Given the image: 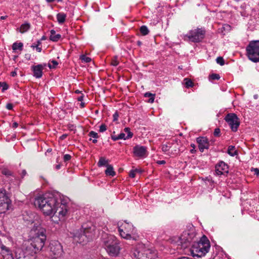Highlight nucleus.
I'll return each instance as SVG.
<instances>
[{"instance_id": "nucleus-40", "label": "nucleus", "mask_w": 259, "mask_h": 259, "mask_svg": "<svg viewBox=\"0 0 259 259\" xmlns=\"http://www.w3.org/2000/svg\"><path fill=\"white\" fill-rule=\"evenodd\" d=\"M89 136L91 137H93L94 138H98V135L97 133L94 131H91L89 133Z\"/></svg>"}, {"instance_id": "nucleus-37", "label": "nucleus", "mask_w": 259, "mask_h": 259, "mask_svg": "<svg viewBox=\"0 0 259 259\" xmlns=\"http://www.w3.org/2000/svg\"><path fill=\"white\" fill-rule=\"evenodd\" d=\"M216 61L218 64L221 65V66L224 65L225 64V61L223 57H219L216 59Z\"/></svg>"}, {"instance_id": "nucleus-22", "label": "nucleus", "mask_w": 259, "mask_h": 259, "mask_svg": "<svg viewBox=\"0 0 259 259\" xmlns=\"http://www.w3.org/2000/svg\"><path fill=\"white\" fill-rule=\"evenodd\" d=\"M172 144L171 143H168L166 144H163L161 147V149L162 151L164 152H168L169 154L174 153V151L171 150L170 152V149L171 148Z\"/></svg>"}, {"instance_id": "nucleus-19", "label": "nucleus", "mask_w": 259, "mask_h": 259, "mask_svg": "<svg viewBox=\"0 0 259 259\" xmlns=\"http://www.w3.org/2000/svg\"><path fill=\"white\" fill-rule=\"evenodd\" d=\"M43 69L44 66L41 64L32 66L31 69L33 73V76L37 78H40L42 75Z\"/></svg>"}, {"instance_id": "nucleus-25", "label": "nucleus", "mask_w": 259, "mask_h": 259, "mask_svg": "<svg viewBox=\"0 0 259 259\" xmlns=\"http://www.w3.org/2000/svg\"><path fill=\"white\" fill-rule=\"evenodd\" d=\"M66 15L63 13H59L57 15V21L59 23H63L65 22Z\"/></svg>"}, {"instance_id": "nucleus-44", "label": "nucleus", "mask_w": 259, "mask_h": 259, "mask_svg": "<svg viewBox=\"0 0 259 259\" xmlns=\"http://www.w3.org/2000/svg\"><path fill=\"white\" fill-rule=\"evenodd\" d=\"M124 132L127 133V136H130V135L133 136V134L130 132V130L128 127H126L124 128Z\"/></svg>"}, {"instance_id": "nucleus-13", "label": "nucleus", "mask_w": 259, "mask_h": 259, "mask_svg": "<svg viewBox=\"0 0 259 259\" xmlns=\"http://www.w3.org/2000/svg\"><path fill=\"white\" fill-rule=\"evenodd\" d=\"M11 207V201L5 192L0 191V214L5 213Z\"/></svg>"}, {"instance_id": "nucleus-64", "label": "nucleus", "mask_w": 259, "mask_h": 259, "mask_svg": "<svg viewBox=\"0 0 259 259\" xmlns=\"http://www.w3.org/2000/svg\"><path fill=\"white\" fill-rule=\"evenodd\" d=\"M93 142L94 143H96L97 142V140H96V139H94V140H93Z\"/></svg>"}, {"instance_id": "nucleus-46", "label": "nucleus", "mask_w": 259, "mask_h": 259, "mask_svg": "<svg viewBox=\"0 0 259 259\" xmlns=\"http://www.w3.org/2000/svg\"><path fill=\"white\" fill-rule=\"evenodd\" d=\"M13 106L12 104H11V103H8L6 105V108L8 110H12L13 109Z\"/></svg>"}, {"instance_id": "nucleus-42", "label": "nucleus", "mask_w": 259, "mask_h": 259, "mask_svg": "<svg viewBox=\"0 0 259 259\" xmlns=\"http://www.w3.org/2000/svg\"><path fill=\"white\" fill-rule=\"evenodd\" d=\"M71 156L69 154H65L64 155L63 160L64 161H69L71 159Z\"/></svg>"}, {"instance_id": "nucleus-27", "label": "nucleus", "mask_w": 259, "mask_h": 259, "mask_svg": "<svg viewBox=\"0 0 259 259\" xmlns=\"http://www.w3.org/2000/svg\"><path fill=\"white\" fill-rule=\"evenodd\" d=\"M107 165H109L108 160L106 159L105 157H100L98 163V165L99 167H102L104 166H106L107 167Z\"/></svg>"}, {"instance_id": "nucleus-21", "label": "nucleus", "mask_w": 259, "mask_h": 259, "mask_svg": "<svg viewBox=\"0 0 259 259\" xmlns=\"http://www.w3.org/2000/svg\"><path fill=\"white\" fill-rule=\"evenodd\" d=\"M61 38V35L59 34H56V31L52 29L50 31V39L53 41H57Z\"/></svg>"}, {"instance_id": "nucleus-63", "label": "nucleus", "mask_w": 259, "mask_h": 259, "mask_svg": "<svg viewBox=\"0 0 259 259\" xmlns=\"http://www.w3.org/2000/svg\"><path fill=\"white\" fill-rule=\"evenodd\" d=\"M191 146L192 147H193V149H195V145H194V144H191Z\"/></svg>"}, {"instance_id": "nucleus-30", "label": "nucleus", "mask_w": 259, "mask_h": 259, "mask_svg": "<svg viewBox=\"0 0 259 259\" xmlns=\"http://www.w3.org/2000/svg\"><path fill=\"white\" fill-rule=\"evenodd\" d=\"M140 32L143 35H146L148 34L149 31L147 27L143 25L140 28Z\"/></svg>"}, {"instance_id": "nucleus-62", "label": "nucleus", "mask_w": 259, "mask_h": 259, "mask_svg": "<svg viewBox=\"0 0 259 259\" xmlns=\"http://www.w3.org/2000/svg\"><path fill=\"white\" fill-rule=\"evenodd\" d=\"M66 137H67L66 135H63L62 136V139H63L65 138Z\"/></svg>"}, {"instance_id": "nucleus-12", "label": "nucleus", "mask_w": 259, "mask_h": 259, "mask_svg": "<svg viewBox=\"0 0 259 259\" xmlns=\"http://www.w3.org/2000/svg\"><path fill=\"white\" fill-rule=\"evenodd\" d=\"M225 120L229 125L233 132H236L237 131L238 127L240 124V121L239 118L235 114H228L226 116Z\"/></svg>"}, {"instance_id": "nucleus-20", "label": "nucleus", "mask_w": 259, "mask_h": 259, "mask_svg": "<svg viewBox=\"0 0 259 259\" xmlns=\"http://www.w3.org/2000/svg\"><path fill=\"white\" fill-rule=\"evenodd\" d=\"M30 23L25 22L22 24L19 28H17V30L19 31L20 33H23L27 32L30 29Z\"/></svg>"}, {"instance_id": "nucleus-49", "label": "nucleus", "mask_w": 259, "mask_h": 259, "mask_svg": "<svg viewBox=\"0 0 259 259\" xmlns=\"http://www.w3.org/2000/svg\"><path fill=\"white\" fill-rule=\"evenodd\" d=\"M111 139L114 141H117V140H119L118 135V136L112 135V136H111Z\"/></svg>"}, {"instance_id": "nucleus-43", "label": "nucleus", "mask_w": 259, "mask_h": 259, "mask_svg": "<svg viewBox=\"0 0 259 259\" xmlns=\"http://www.w3.org/2000/svg\"><path fill=\"white\" fill-rule=\"evenodd\" d=\"M137 174V170H134L132 169L130 172V176L131 178H134Z\"/></svg>"}, {"instance_id": "nucleus-8", "label": "nucleus", "mask_w": 259, "mask_h": 259, "mask_svg": "<svg viewBox=\"0 0 259 259\" xmlns=\"http://www.w3.org/2000/svg\"><path fill=\"white\" fill-rule=\"evenodd\" d=\"M195 234L194 232L185 231L180 237H174L171 242L181 246V248H185L189 246L191 242L194 240Z\"/></svg>"}, {"instance_id": "nucleus-10", "label": "nucleus", "mask_w": 259, "mask_h": 259, "mask_svg": "<svg viewBox=\"0 0 259 259\" xmlns=\"http://www.w3.org/2000/svg\"><path fill=\"white\" fill-rule=\"evenodd\" d=\"M246 52L249 60L253 62H259V41L249 42L246 47Z\"/></svg>"}, {"instance_id": "nucleus-7", "label": "nucleus", "mask_w": 259, "mask_h": 259, "mask_svg": "<svg viewBox=\"0 0 259 259\" xmlns=\"http://www.w3.org/2000/svg\"><path fill=\"white\" fill-rule=\"evenodd\" d=\"M133 254L138 259H154L156 257L157 252L144 244H139L133 251Z\"/></svg>"}, {"instance_id": "nucleus-36", "label": "nucleus", "mask_w": 259, "mask_h": 259, "mask_svg": "<svg viewBox=\"0 0 259 259\" xmlns=\"http://www.w3.org/2000/svg\"><path fill=\"white\" fill-rule=\"evenodd\" d=\"M80 59L83 62L85 63H88L91 61V58L85 55L81 56L80 57Z\"/></svg>"}, {"instance_id": "nucleus-16", "label": "nucleus", "mask_w": 259, "mask_h": 259, "mask_svg": "<svg viewBox=\"0 0 259 259\" xmlns=\"http://www.w3.org/2000/svg\"><path fill=\"white\" fill-rule=\"evenodd\" d=\"M13 256L10 249L4 245L0 246V259H13Z\"/></svg>"}, {"instance_id": "nucleus-38", "label": "nucleus", "mask_w": 259, "mask_h": 259, "mask_svg": "<svg viewBox=\"0 0 259 259\" xmlns=\"http://www.w3.org/2000/svg\"><path fill=\"white\" fill-rule=\"evenodd\" d=\"M58 65V62L55 60H52L51 62V63L49 64V67L50 68H55L56 66Z\"/></svg>"}, {"instance_id": "nucleus-39", "label": "nucleus", "mask_w": 259, "mask_h": 259, "mask_svg": "<svg viewBox=\"0 0 259 259\" xmlns=\"http://www.w3.org/2000/svg\"><path fill=\"white\" fill-rule=\"evenodd\" d=\"M210 78L213 80H218L220 78V76L218 74L213 73L210 75Z\"/></svg>"}, {"instance_id": "nucleus-54", "label": "nucleus", "mask_w": 259, "mask_h": 259, "mask_svg": "<svg viewBox=\"0 0 259 259\" xmlns=\"http://www.w3.org/2000/svg\"><path fill=\"white\" fill-rule=\"evenodd\" d=\"M177 259H192V258L190 257H189L188 256H182V257H179Z\"/></svg>"}, {"instance_id": "nucleus-14", "label": "nucleus", "mask_w": 259, "mask_h": 259, "mask_svg": "<svg viewBox=\"0 0 259 259\" xmlns=\"http://www.w3.org/2000/svg\"><path fill=\"white\" fill-rule=\"evenodd\" d=\"M51 255L53 258H57L62 255L63 253L62 246L58 241H52L50 245Z\"/></svg>"}, {"instance_id": "nucleus-24", "label": "nucleus", "mask_w": 259, "mask_h": 259, "mask_svg": "<svg viewBox=\"0 0 259 259\" xmlns=\"http://www.w3.org/2000/svg\"><path fill=\"white\" fill-rule=\"evenodd\" d=\"M17 246L18 245L17 244L14 245V248H15L14 251L16 254V257L21 258V256L23 255V252L21 248H17Z\"/></svg>"}, {"instance_id": "nucleus-11", "label": "nucleus", "mask_w": 259, "mask_h": 259, "mask_svg": "<svg viewBox=\"0 0 259 259\" xmlns=\"http://www.w3.org/2000/svg\"><path fill=\"white\" fill-rule=\"evenodd\" d=\"M205 31L203 28H197L190 30L184 37L185 40H189L193 42L200 41L204 37Z\"/></svg>"}, {"instance_id": "nucleus-45", "label": "nucleus", "mask_w": 259, "mask_h": 259, "mask_svg": "<svg viewBox=\"0 0 259 259\" xmlns=\"http://www.w3.org/2000/svg\"><path fill=\"white\" fill-rule=\"evenodd\" d=\"M220 133V130L219 128H215L214 131V135L215 136H219Z\"/></svg>"}, {"instance_id": "nucleus-17", "label": "nucleus", "mask_w": 259, "mask_h": 259, "mask_svg": "<svg viewBox=\"0 0 259 259\" xmlns=\"http://www.w3.org/2000/svg\"><path fill=\"white\" fill-rule=\"evenodd\" d=\"M228 166L223 161H221L218 163L215 166V173L216 175L219 176L224 175L228 173Z\"/></svg>"}, {"instance_id": "nucleus-9", "label": "nucleus", "mask_w": 259, "mask_h": 259, "mask_svg": "<svg viewBox=\"0 0 259 259\" xmlns=\"http://www.w3.org/2000/svg\"><path fill=\"white\" fill-rule=\"evenodd\" d=\"M68 212L67 205L59 200V205H56L54 212L52 215V221L58 223L60 221H64Z\"/></svg>"}, {"instance_id": "nucleus-4", "label": "nucleus", "mask_w": 259, "mask_h": 259, "mask_svg": "<svg viewBox=\"0 0 259 259\" xmlns=\"http://www.w3.org/2000/svg\"><path fill=\"white\" fill-rule=\"evenodd\" d=\"M96 235V227L90 224V226H83L81 229L76 231L73 234V238L74 242L84 244Z\"/></svg>"}, {"instance_id": "nucleus-15", "label": "nucleus", "mask_w": 259, "mask_h": 259, "mask_svg": "<svg viewBox=\"0 0 259 259\" xmlns=\"http://www.w3.org/2000/svg\"><path fill=\"white\" fill-rule=\"evenodd\" d=\"M133 153L135 156L140 158H145L148 155L146 148L140 145H136L134 147Z\"/></svg>"}, {"instance_id": "nucleus-51", "label": "nucleus", "mask_w": 259, "mask_h": 259, "mask_svg": "<svg viewBox=\"0 0 259 259\" xmlns=\"http://www.w3.org/2000/svg\"><path fill=\"white\" fill-rule=\"evenodd\" d=\"M154 96L150 97V98L149 100V102L152 103H153L154 102Z\"/></svg>"}, {"instance_id": "nucleus-3", "label": "nucleus", "mask_w": 259, "mask_h": 259, "mask_svg": "<svg viewBox=\"0 0 259 259\" xmlns=\"http://www.w3.org/2000/svg\"><path fill=\"white\" fill-rule=\"evenodd\" d=\"M102 244L108 254L111 256H116L120 252L119 241L112 235L105 233L101 239Z\"/></svg>"}, {"instance_id": "nucleus-34", "label": "nucleus", "mask_w": 259, "mask_h": 259, "mask_svg": "<svg viewBox=\"0 0 259 259\" xmlns=\"http://www.w3.org/2000/svg\"><path fill=\"white\" fill-rule=\"evenodd\" d=\"M118 64H119V60H118L117 57H114L111 60V64L112 66H116L118 65Z\"/></svg>"}, {"instance_id": "nucleus-56", "label": "nucleus", "mask_w": 259, "mask_h": 259, "mask_svg": "<svg viewBox=\"0 0 259 259\" xmlns=\"http://www.w3.org/2000/svg\"><path fill=\"white\" fill-rule=\"evenodd\" d=\"M16 75H17V73H16L15 71H13V72H11V75H12L13 77L15 76Z\"/></svg>"}, {"instance_id": "nucleus-55", "label": "nucleus", "mask_w": 259, "mask_h": 259, "mask_svg": "<svg viewBox=\"0 0 259 259\" xmlns=\"http://www.w3.org/2000/svg\"><path fill=\"white\" fill-rule=\"evenodd\" d=\"M26 175V171L25 170H23L22 171V178Z\"/></svg>"}, {"instance_id": "nucleus-33", "label": "nucleus", "mask_w": 259, "mask_h": 259, "mask_svg": "<svg viewBox=\"0 0 259 259\" xmlns=\"http://www.w3.org/2000/svg\"><path fill=\"white\" fill-rule=\"evenodd\" d=\"M37 42V45L33 44L31 46V47L33 48H35L36 51L38 52H40L41 51V48L40 47H39V46L41 44V42H40V40H38Z\"/></svg>"}, {"instance_id": "nucleus-41", "label": "nucleus", "mask_w": 259, "mask_h": 259, "mask_svg": "<svg viewBox=\"0 0 259 259\" xmlns=\"http://www.w3.org/2000/svg\"><path fill=\"white\" fill-rule=\"evenodd\" d=\"M107 130L106 126L104 124H102L100 126L99 131L100 132H104Z\"/></svg>"}, {"instance_id": "nucleus-28", "label": "nucleus", "mask_w": 259, "mask_h": 259, "mask_svg": "<svg viewBox=\"0 0 259 259\" xmlns=\"http://www.w3.org/2000/svg\"><path fill=\"white\" fill-rule=\"evenodd\" d=\"M228 153L232 156L236 155L237 154V151L235 147L233 146H229L228 149Z\"/></svg>"}, {"instance_id": "nucleus-31", "label": "nucleus", "mask_w": 259, "mask_h": 259, "mask_svg": "<svg viewBox=\"0 0 259 259\" xmlns=\"http://www.w3.org/2000/svg\"><path fill=\"white\" fill-rule=\"evenodd\" d=\"M184 83L186 88H189L190 87H192L193 85V83L190 79L187 78H185L184 79Z\"/></svg>"}, {"instance_id": "nucleus-2", "label": "nucleus", "mask_w": 259, "mask_h": 259, "mask_svg": "<svg viewBox=\"0 0 259 259\" xmlns=\"http://www.w3.org/2000/svg\"><path fill=\"white\" fill-rule=\"evenodd\" d=\"M46 230L39 226H34L31 230V233L34 234L30 239V246L28 254L33 255L40 251L45 245L46 240L45 235Z\"/></svg>"}, {"instance_id": "nucleus-50", "label": "nucleus", "mask_w": 259, "mask_h": 259, "mask_svg": "<svg viewBox=\"0 0 259 259\" xmlns=\"http://www.w3.org/2000/svg\"><path fill=\"white\" fill-rule=\"evenodd\" d=\"M253 171L254 172L255 174L257 176H259V169L257 168H255L253 169Z\"/></svg>"}, {"instance_id": "nucleus-52", "label": "nucleus", "mask_w": 259, "mask_h": 259, "mask_svg": "<svg viewBox=\"0 0 259 259\" xmlns=\"http://www.w3.org/2000/svg\"><path fill=\"white\" fill-rule=\"evenodd\" d=\"M157 163L159 164H163L165 163V161L164 160H159Z\"/></svg>"}, {"instance_id": "nucleus-53", "label": "nucleus", "mask_w": 259, "mask_h": 259, "mask_svg": "<svg viewBox=\"0 0 259 259\" xmlns=\"http://www.w3.org/2000/svg\"><path fill=\"white\" fill-rule=\"evenodd\" d=\"M18 124L17 122H15L13 123L12 127L13 128H16L18 127Z\"/></svg>"}, {"instance_id": "nucleus-1", "label": "nucleus", "mask_w": 259, "mask_h": 259, "mask_svg": "<svg viewBox=\"0 0 259 259\" xmlns=\"http://www.w3.org/2000/svg\"><path fill=\"white\" fill-rule=\"evenodd\" d=\"M60 196L58 194L46 193L37 196L34 204L47 216L51 217L54 212L56 205H59Z\"/></svg>"}, {"instance_id": "nucleus-6", "label": "nucleus", "mask_w": 259, "mask_h": 259, "mask_svg": "<svg viewBox=\"0 0 259 259\" xmlns=\"http://www.w3.org/2000/svg\"><path fill=\"white\" fill-rule=\"evenodd\" d=\"M210 244L205 236H203L198 242H194L191 248V253L193 257H201L209 251Z\"/></svg>"}, {"instance_id": "nucleus-60", "label": "nucleus", "mask_w": 259, "mask_h": 259, "mask_svg": "<svg viewBox=\"0 0 259 259\" xmlns=\"http://www.w3.org/2000/svg\"><path fill=\"white\" fill-rule=\"evenodd\" d=\"M196 150H195V149H193L192 150H191L190 152L191 153H194L195 152Z\"/></svg>"}, {"instance_id": "nucleus-26", "label": "nucleus", "mask_w": 259, "mask_h": 259, "mask_svg": "<svg viewBox=\"0 0 259 259\" xmlns=\"http://www.w3.org/2000/svg\"><path fill=\"white\" fill-rule=\"evenodd\" d=\"M23 44L22 42H14L12 45V49L14 51H16L17 50L22 51L23 49Z\"/></svg>"}, {"instance_id": "nucleus-18", "label": "nucleus", "mask_w": 259, "mask_h": 259, "mask_svg": "<svg viewBox=\"0 0 259 259\" xmlns=\"http://www.w3.org/2000/svg\"><path fill=\"white\" fill-rule=\"evenodd\" d=\"M197 142L198 144V147L201 152H203L205 149H208L209 143L207 139L204 137H199L197 138Z\"/></svg>"}, {"instance_id": "nucleus-61", "label": "nucleus", "mask_w": 259, "mask_h": 259, "mask_svg": "<svg viewBox=\"0 0 259 259\" xmlns=\"http://www.w3.org/2000/svg\"><path fill=\"white\" fill-rule=\"evenodd\" d=\"M48 3H52L55 0H46Z\"/></svg>"}, {"instance_id": "nucleus-59", "label": "nucleus", "mask_w": 259, "mask_h": 259, "mask_svg": "<svg viewBox=\"0 0 259 259\" xmlns=\"http://www.w3.org/2000/svg\"><path fill=\"white\" fill-rule=\"evenodd\" d=\"M82 99H83V97L81 96V97L78 98V100L79 101H81L82 100Z\"/></svg>"}, {"instance_id": "nucleus-48", "label": "nucleus", "mask_w": 259, "mask_h": 259, "mask_svg": "<svg viewBox=\"0 0 259 259\" xmlns=\"http://www.w3.org/2000/svg\"><path fill=\"white\" fill-rule=\"evenodd\" d=\"M113 120L114 121H116L118 119V114H117V112L115 113L113 115Z\"/></svg>"}, {"instance_id": "nucleus-5", "label": "nucleus", "mask_w": 259, "mask_h": 259, "mask_svg": "<svg viewBox=\"0 0 259 259\" xmlns=\"http://www.w3.org/2000/svg\"><path fill=\"white\" fill-rule=\"evenodd\" d=\"M118 230L121 237L125 239L136 240L139 238L137 230L131 223L119 222Z\"/></svg>"}, {"instance_id": "nucleus-29", "label": "nucleus", "mask_w": 259, "mask_h": 259, "mask_svg": "<svg viewBox=\"0 0 259 259\" xmlns=\"http://www.w3.org/2000/svg\"><path fill=\"white\" fill-rule=\"evenodd\" d=\"M2 172L3 175L6 176L8 177H9V176H12L15 178V176L13 175V172L8 169L5 168L3 169Z\"/></svg>"}, {"instance_id": "nucleus-57", "label": "nucleus", "mask_w": 259, "mask_h": 259, "mask_svg": "<svg viewBox=\"0 0 259 259\" xmlns=\"http://www.w3.org/2000/svg\"><path fill=\"white\" fill-rule=\"evenodd\" d=\"M134 170H137V173H138V172H139V173H141V172H142V170H140V169H137V168H136V169H134Z\"/></svg>"}, {"instance_id": "nucleus-23", "label": "nucleus", "mask_w": 259, "mask_h": 259, "mask_svg": "<svg viewBox=\"0 0 259 259\" xmlns=\"http://www.w3.org/2000/svg\"><path fill=\"white\" fill-rule=\"evenodd\" d=\"M105 174L107 176L113 177L115 175L113 167L111 165H107V169L105 170Z\"/></svg>"}, {"instance_id": "nucleus-58", "label": "nucleus", "mask_w": 259, "mask_h": 259, "mask_svg": "<svg viewBox=\"0 0 259 259\" xmlns=\"http://www.w3.org/2000/svg\"><path fill=\"white\" fill-rule=\"evenodd\" d=\"M6 18H7V16H1V17H0V19H1V20H4V19H5Z\"/></svg>"}, {"instance_id": "nucleus-47", "label": "nucleus", "mask_w": 259, "mask_h": 259, "mask_svg": "<svg viewBox=\"0 0 259 259\" xmlns=\"http://www.w3.org/2000/svg\"><path fill=\"white\" fill-rule=\"evenodd\" d=\"M144 96L145 97H150H150L154 96V95H153L152 94H151L149 92H147L145 94Z\"/></svg>"}, {"instance_id": "nucleus-35", "label": "nucleus", "mask_w": 259, "mask_h": 259, "mask_svg": "<svg viewBox=\"0 0 259 259\" xmlns=\"http://www.w3.org/2000/svg\"><path fill=\"white\" fill-rule=\"evenodd\" d=\"M1 88H2V92H4L6 90H8V85L6 82H0V89Z\"/></svg>"}, {"instance_id": "nucleus-32", "label": "nucleus", "mask_w": 259, "mask_h": 259, "mask_svg": "<svg viewBox=\"0 0 259 259\" xmlns=\"http://www.w3.org/2000/svg\"><path fill=\"white\" fill-rule=\"evenodd\" d=\"M118 138H119V139L126 140V139H128L132 138V135H130V136H127L125 135V134L122 133L118 135Z\"/></svg>"}]
</instances>
